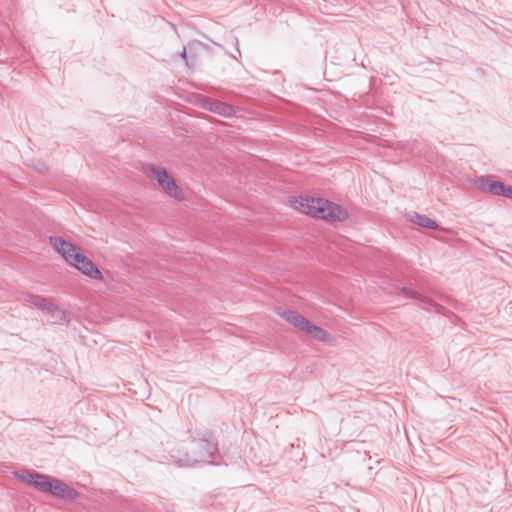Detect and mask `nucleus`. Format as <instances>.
Masks as SVG:
<instances>
[{
    "mask_svg": "<svg viewBox=\"0 0 512 512\" xmlns=\"http://www.w3.org/2000/svg\"><path fill=\"white\" fill-rule=\"evenodd\" d=\"M219 454L218 442L214 433L206 428L197 429L191 441V457H184L178 463L181 465L212 464Z\"/></svg>",
    "mask_w": 512,
    "mask_h": 512,
    "instance_id": "f257e3e1",
    "label": "nucleus"
},
{
    "mask_svg": "<svg viewBox=\"0 0 512 512\" xmlns=\"http://www.w3.org/2000/svg\"><path fill=\"white\" fill-rule=\"evenodd\" d=\"M293 205L301 213L327 221H344L348 218L345 208L323 198L300 196L295 199Z\"/></svg>",
    "mask_w": 512,
    "mask_h": 512,
    "instance_id": "f03ea898",
    "label": "nucleus"
},
{
    "mask_svg": "<svg viewBox=\"0 0 512 512\" xmlns=\"http://www.w3.org/2000/svg\"><path fill=\"white\" fill-rule=\"evenodd\" d=\"M50 243L57 250L67 263L74 266H81L88 257L84 254L81 247L65 241L61 237H50Z\"/></svg>",
    "mask_w": 512,
    "mask_h": 512,
    "instance_id": "7ed1b4c3",
    "label": "nucleus"
},
{
    "mask_svg": "<svg viewBox=\"0 0 512 512\" xmlns=\"http://www.w3.org/2000/svg\"><path fill=\"white\" fill-rule=\"evenodd\" d=\"M146 173L149 178L156 180L168 195L174 198L178 197L179 187L164 168L151 166Z\"/></svg>",
    "mask_w": 512,
    "mask_h": 512,
    "instance_id": "20e7f679",
    "label": "nucleus"
},
{
    "mask_svg": "<svg viewBox=\"0 0 512 512\" xmlns=\"http://www.w3.org/2000/svg\"><path fill=\"white\" fill-rule=\"evenodd\" d=\"M14 475L22 482L34 487L40 492L48 493L51 490V480L47 475L29 470L16 471Z\"/></svg>",
    "mask_w": 512,
    "mask_h": 512,
    "instance_id": "39448f33",
    "label": "nucleus"
},
{
    "mask_svg": "<svg viewBox=\"0 0 512 512\" xmlns=\"http://www.w3.org/2000/svg\"><path fill=\"white\" fill-rule=\"evenodd\" d=\"M475 187L486 193H490L497 196H502L504 184L494 176H480L475 179Z\"/></svg>",
    "mask_w": 512,
    "mask_h": 512,
    "instance_id": "423d86ee",
    "label": "nucleus"
},
{
    "mask_svg": "<svg viewBox=\"0 0 512 512\" xmlns=\"http://www.w3.org/2000/svg\"><path fill=\"white\" fill-rule=\"evenodd\" d=\"M401 292L410 298L416 299L421 304V307L425 310H430L431 308L435 309V311L439 314H445L446 308L442 305L437 304L432 298L424 296L423 294L408 288L403 287Z\"/></svg>",
    "mask_w": 512,
    "mask_h": 512,
    "instance_id": "0eeeda50",
    "label": "nucleus"
},
{
    "mask_svg": "<svg viewBox=\"0 0 512 512\" xmlns=\"http://www.w3.org/2000/svg\"><path fill=\"white\" fill-rule=\"evenodd\" d=\"M48 493L64 500H75L78 496L75 489L58 479L51 480V490Z\"/></svg>",
    "mask_w": 512,
    "mask_h": 512,
    "instance_id": "6e6552de",
    "label": "nucleus"
},
{
    "mask_svg": "<svg viewBox=\"0 0 512 512\" xmlns=\"http://www.w3.org/2000/svg\"><path fill=\"white\" fill-rule=\"evenodd\" d=\"M277 313L288 323L292 324L295 328H297L299 331L307 332V330L309 329V325L311 324V322L302 315H300L298 312L293 310H286L283 312L278 311Z\"/></svg>",
    "mask_w": 512,
    "mask_h": 512,
    "instance_id": "1a4fd4ad",
    "label": "nucleus"
},
{
    "mask_svg": "<svg viewBox=\"0 0 512 512\" xmlns=\"http://www.w3.org/2000/svg\"><path fill=\"white\" fill-rule=\"evenodd\" d=\"M202 107L224 117H230L235 112L231 105L213 99H205L203 101Z\"/></svg>",
    "mask_w": 512,
    "mask_h": 512,
    "instance_id": "9d476101",
    "label": "nucleus"
},
{
    "mask_svg": "<svg viewBox=\"0 0 512 512\" xmlns=\"http://www.w3.org/2000/svg\"><path fill=\"white\" fill-rule=\"evenodd\" d=\"M184 457H191V448L189 450H186L184 447L174 448L171 451H169L167 455H163L162 459L163 461H166L168 464H173L180 468H192L193 465H181L180 463H178V461H180V459H183Z\"/></svg>",
    "mask_w": 512,
    "mask_h": 512,
    "instance_id": "9b49d317",
    "label": "nucleus"
},
{
    "mask_svg": "<svg viewBox=\"0 0 512 512\" xmlns=\"http://www.w3.org/2000/svg\"><path fill=\"white\" fill-rule=\"evenodd\" d=\"M76 269L81 271L84 275L89 276L93 279L101 280L102 273L91 259L85 260V263L81 266L76 265Z\"/></svg>",
    "mask_w": 512,
    "mask_h": 512,
    "instance_id": "f8f14e48",
    "label": "nucleus"
},
{
    "mask_svg": "<svg viewBox=\"0 0 512 512\" xmlns=\"http://www.w3.org/2000/svg\"><path fill=\"white\" fill-rule=\"evenodd\" d=\"M45 312L52 318V324H61L67 320L66 312L51 302Z\"/></svg>",
    "mask_w": 512,
    "mask_h": 512,
    "instance_id": "ddd939ff",
    "label": "nucleus"
},
{
    "mask_svg": "<svg viewBox=\"0 0 512 512\" xmlns=\"http://www.w3.org/2000/svg\"><path fill=\"white\" fill-rule=\"evenodd\" d=\"M411 221L423 228L433 229V230H436L439 228V225L433 219L429 218L426 215H421V214L415 213L411 217Z\"/></svg>",
    "mask_w": 512,
    "mask_h": 512,
    "instance_id": "4468645a",
    "label": "nucleus"
},
{
    "mask_svg": "<svg viewBox=\"0 0 512 512\" xmlns=\"http://www.w3.org/2000/svg\"><path fill=\"white\" fill-rule=\"evenodd\" d=\"M305 333L321 342H326L329 338V334L324 329L313 323L309 325V329Z\"/></svg>",
    "mask_w": 512,
    "mask_h": 512,
    "instance_id": "2eb2a0df",
    "label": "nucleus"
},
{
    "mask_svg": "<svg viewBox=\"0 0 512 512\" xmlns=\"http://www.w3.org/2000/svg\"><path fill=\"white\" fill-rule=\"evenodd\" d=\"M27 300L29 303L41 309L42 311H45L50 303L48 299L39 295H29Z\"/></svg>",
    "mask_w": 512,
    "mask_h": 512,
    "instance_id": "dca6fc26",
    "label": "nucleus"
},
{
    "mask_svg": "<svg viewBox=\"0 0 512 512\" xmlns=\"http://www.w3.org/2000/svg\"><path fill=\"white\" fill-rule=\"evenodd\" d=\"M502 196L512 199V186L504 185Z\"/></svg>",
    "mask_w": 512,
    "mask_h": 512,
    "instance_id": "f3484780",
    "label": "nucleus"
},
{
    "mask_svg": "<svg viewBox=\"0 0 512 512\" xmlns=\"http://www.w3.org/2000/svg\"><path fill=\"white\" fill-rule=\"evenodd\" d=\"M181 58L186 61V65L187 66H190V63L187 60V52H186V48L185 47L183 48V50L181 52Z\"/></svg>",
    "mask_w": 512,
    "mask_h": 512,
    "instance_id": "a211bd4d",
    "label": "nucleus"
},
{
    "mask_svg": "<svg viewBox=\"0 0 512 512\" xmlns=\"http://www.w3.org/2000/svg\"><path fill=\"white\" fill-rule=\"evenodd\" d=\"M198 46H199V45H191V44H190V45H189V50H190V51H192V50H193V48L198 47Z\"/></svg>",
    "mask_w": 512,
    "mask_h": 512,
    "instance_id": "6ab92c4d",
    "label": "nucleus"
}]
</instances>
